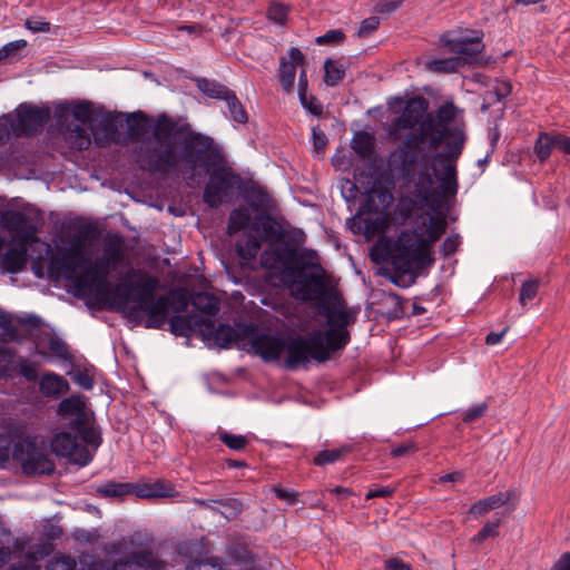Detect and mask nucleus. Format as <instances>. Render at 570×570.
Segmentation results:
<instances>
[{
  "label": "nucleus",
  "mask_w": 570,
  "mask_h": 570,
  "mask_svg": "<svg viewBox=\"0 0 570 570\" xmlns=\"http://www.w3.org/2000/svg\"><path fill=\"white\" fill-rule=\"evenodd\" d=\"M212 146L210 137L163 114L155 118L151 136L139 142L135 154L141 169L167 175L179 169L194 171L204 166Z\"/></svg>",
  "instance_id": "nucleus-1"
},
{
  "label": "nucleus",
  "mask_w": 570,
  "mask_h": 570,
  "mask_svg": "<svg viewBox=\"0 0 570 570\" xmlns=\"http://www.w3.org/2000/svg\"><path fill=\"white\" fill-rule=\"evenodd\" d=\"M446 219L443 215H430L424 218L422 225L416 226L412 232L403 230L396 240L389 246L395 273L391 281L397 286H409L412 279H405L412 271L431 265L432 244L435 243L445 232Z\"/></svg>",
  "instance_id": "nucleus-2"
},
{
  "label": "nucleus",
  "mask_w": 570,
  "mask_h": 570,
  "mask_svg": "<svg viewBox=\"0 0 570 570\" xmlns=\"http://www.w3.org/2000/svg\"><path fill=\"white\" fill-rule=\"evenodd\" d=\"M449 134L448 151L436 155L432 164L439 186L436 188L433 186V178L428 171L419 173L415 180L416 197L431 208H436L442 197L455 196L459 188L456 160L463 150L465 134L458 128Z\"/></svg>",
  "instance_id": "nucleus-3"
},
{
  "label": "nucleus",
  "mask_w": 570,
  "mask_h": 570,
  "mask_svg": "<svg viewBox=\"0 0 570 570\" xmlns=\"http://www.w3.org/2000/svg\"><path fill=\"white\" fill-rule=\"evenodd\" d=\"M55 116L60 125L67 122L70 117L78 121L75 126H68L65 136L70 147L77 150L87 149L91 144L87 127L98 145H106L114 139V116L94 109L89 102H79L72 106L60 104L56 107Z\"/></svg>",
  "instance_id": "nucleus-4"
},
{
  "label": "nucleus",
  "mask_w": 570,
  "mask_h": 570,
  "mask_svg": "<svg viewBox=\"0 0 570 570\" xmlns=\"http://www.w3.org/2000/svg\"><path fill=\"white\" fill-rule=\"evenodd\" d=\"M159 279L149 275L146 271L130 267L124 281L117 285V292L121 294V303L129 301L136 303L138 308L146 313V327L160 328L167 321L170 301L168 296H159L155 299V292L159 287Z\"/></svg>",
  "instance_id": "nucleus-5"
},
{
  "label": "nucleus",
  "mask_w": 570,
  "mask_h": 570,
  "mask_svg": "<svg viewBox=\"0 0 570 570\" xmlns=\"http://www.w3.org/2000/svg\"><path fill=\"white\" fill-rule=\"evenodd\" d=\"M289 258L295 266L285 267L282 278L293 296L304 302H313L323 297L327 289L326 276L316 252L312 249L293 250Z\"/></svg>",
  "instance_id": "nucleus-6"
},
{
  "label": "nucleus",
  "mask_w": 570,
  "mask_h": 570,
  "mask_svg": "<svg viewBox=\"0 0 570 570\" xmlns=\"http://www.w3.org/2000/svg\"><path fill=\"white\" fill-rule=\"evenodd\" d=\"M124 261V252L119 242L108 243L101 256L89 264L77 278V288L83 293L96 294L105 298H121L117 287L111 291V283L108 276Z\"/></svg>",
  "instance_id": "nucleus-7"
},
{
  "label": "nucleus",
  "mask_w": 570,
  "mask_h": 570,
  "mask_svg": "<svg viewBox=\"0 0 570 570\" xmlns=\"http://www.w3.org/2000/svg\"><path fill=\"white\" fill-rule=\"evenodd\" d=\"M458 108L453 102L441 105L435 117L428 115L421 124V134H409L404 139V146L409 149H416L423 142L430 147L438 148L443 140L448 145L450 131L458 128L464 134V124L455 121Z\"/></svg>",
  "instance_id": "nucleus-8"
},
{
  "label": "nucleus",
  "mask_w": 570,
  "mask_h": 570,
  "mask_svg": "<svg viewBox=\"0 0 570 570\" xmlns=\"http://www.w3.org/2000/svg\"><path fill=\"white\" fill-rule=\"evenodd\" d=\"M334 351L326 343V337L314 332L308 337L288 338L284 347L283 360L288 368H296L312 360L327 361Z\"/></svg>",
  "instance_id": "nucleus-9"
},
{
  "label": "nucleus",
  "mask_w": 570,
  "mask_h": 570,
  "mask_svg": "<svg viewBox=\"0 0 570 570\" xmlns=\"http://www.w3.org/2000/svg\"><path fill=\"white\" fill-rule=\"evenodd\" d=\"M59 413L79 433L83 443L95 450L100 445L101 436L94 425V413L87 407L80 394H71L65 399L59 405Z\"/></svg>",
  "instance_id": "nucleus-10"
},
{
  "label": "nucleus",
  "mask_w": 570,
  "mask_h": 570,
  "mask_svg": "<svg viewBox=\"0 0 570 570\" xmlns=\"http://www.w3.org/2000/svg\"><path fill=\"white\" fill-rule=\"evenodd\" d=\"M240 183V177L230 169H215L208 179L204 190V202L209 207H218L233 200L235 189Z\"/></svg>",
  "instance_id": "nucleus-11"
},
{
  "label": "nucleus",
  "mask_w": 570,
  "mask_h": 570,
  "mask_svg": "<svg viewBox=\"0 0 570 570\" xmlns=\"http://www.w3.org/2000/svg\"><path fill=\"white\" fill-rule=\"evenodd\" d=\"M12 456L26 474H50L55 470V463L48 454L27 440L14 444Z\"/></svg>",
  "instance_id": "nucleus-12"
},
{
  "label": "nucleus",
  "mask_w": 570,
  "mask_h": 570,
  "mask_svg": "<svg viewBox=\"0 0 570 570\" xmlns=\"http://www.w3.org/2000/svg\"><path fill=\"white\" fill-rule=\"evenodd\" d=\"M426 101L423 98H411L404 102L400 115L390 125V135L394 140L402 139L403 131L413 130L412 134H421V124L425 120Z\"/></svg>",
  "instance_id": "nucleus-13"
},
{
  "label": "nucleus",
  "mask_w": 570,
  "mask_h": 570,
  "mask_svg": "<svg viewBox=\"0 0 570 570\" xmlns=\"http://www.w3.org/2000/svg\"><path fill=\"white\" fill-rule=\"evenodd\" d=\"M326 318L330 328L318 331V333L326 337V343L336 352L342 350L350 341V333L346 326L353 321V317L344 305L338 304L327 312Z\"/></svg>",
  "instance_id": "nucleus-14"
},
{
  "label": "nucleus",
  "mask_w": 570,
  "mask_h": 570,
  "mask_svg": "<svg viewBox=\"0 0 570 570\" xmlns=\"http://www.w3.org/2000/svg\"><path fill=\"white\" fill-rule=\"evenodd\" d=\"M52 452L80 466L87 465L92 460L89 449L69 432L57 433L51 440Z\"/></svg>",
  "instance_id": "nucleus-15"
},
{
  "label": "nucleus",
  "mask_w": 570,
  "mask_h": 570,
  "mask_svg": "<svg viewBox=\"0 0 570 570\" xmlns=\"http://www.w3.org/2000/svg\"><path fill=\"white\" fill-rule=\"evenodd\" d=\"M50 118L48 108L20 105L12 115L11 129L16 136L28 135L42 127Z\"/></svg>",
  "instance_id": "nucleus-16"
},
{
  "label": "nucleus",
  "mask_w": 570,
  "mask_h": 570,
  "mask_svg": "<svg viewBox=\"0 0 570 570\" xmlns=\"http://www.w3.org/2000/svg\"><path fill=\"white\" fill-rule=\"evenodd\" d=\"M87 263L80 245L63 249L50 263V269L65 279L73 281L77 287V278L81 275L79 268Z\"/></svg>",
  "instance_id": "nucleus-17"
},
{
  "label": "nucleus",
  "mask_w": 570,
  "mask_h": 570,
  "mask_svg": "<svg viewBox=\"0 0 570 570\" xmlns=\"http://www.w3.org/2000/svg\"><path fill=\"white\" fill-rule=\"evenodd\" d=\"M1 225L6 230L16 234L11 242H30L37 233V227L30 217L20 210L10 209L3 212L1 215Z\"/></svg>",
  "instance_id": "nucleus-18"
},
{
  "label": "nucleus",
  "mask_w": 570,
  "mask_h": 570,
  "mask_svg": "<svg viewBox=\"0 0 570 570\" xmlns=\"http://www.w3.org/2000/svg\"><path fill=\"white\" fill-rule=\"evenodd\" d=\"M284 347H286L285 338L261 334L249 338L246 348L269 362L283 358Z\"/></svg>",
  "instance_id": "nucleus-19"
},
{
  "label": "nucleus",
  "mask_w": 570,
  "mask_h": 570,
  "mask_svg": "<svg viewBox=\"0 0 570 570\" xmlns=\"http://www.w3.org/2000/svg\"><path fill=\"white\" fill-rule=\"evenodd\" d=\"M306 65L304 53L296 47L288 50V58L282 57L279 59L278 79L282 89L291 95L294 92L296 68Z\"/></svg>",
  "instance_id": "nucleus-20"
},
{
  "label": "nucleus",
  "mask_w": 570,
  "mask_h": 570,
  "mask_svg": "<svg viewBox=\"0 0 570 570\" xmlns=\"http://www.w3.org/2000/svg\"><path fill=\"white\" fill-rule=\"evenodd\" d=\"M448 51L455 53L454 57L463 59V66L475 60L478 55L484 49L482 37L475 33L473 37H461L455 39H443Z\"/></svg>",
  "instance_id": "nucleus-21"
},
{
  "label": "nucleus",
  "mask_w": 570,
  "mask_h": 570,
  "mask_svg": "<svg viewBox=\"0 0 570 570\" xmlns=\"http://www.w3.org/2000/svg\"><path fill=\"white\" fill-rule=\"evenodd\" d=\"M170 330L177 336L188 337L191 333L198 332L203 336L212 333L213 322L198 317V314L175 315L170 318Z\"/></svg>",
  "instance_id": "nucleus-22"
},
{
  "label": "nucleus",
  "mask_w": 570,
  "mask_h": 570,
  "mask_svg": "<svg viewBox=\"0 0 570 570\" xmlns=\"http://www.w3.org/2000/svg\"><path fill=\"white\" fill-rule=\"evenodd\" d=\"M112 570H166V566L150 551L141 550L116 561Z\"/></svg>",
  "instance_id": "nucleus-23"
},
{
  "label": "nucleus",
  "mask_w": 570,
  "mask_h": 570,
  "mask_svg": "<svg viewBox=\"0 0 570 570\" xmlns=\"http://www.w3.org/2000/svg\"><path fill=\"white\" fill-rule=\"evenodd\" d=\"M353 224L357 227V230L362 229L365 237L370 239L384 233L389 228L391 217L385 212H379L367 217L357 215L353 218Z\"/></svg>",
  "instance_id": "nucleus-24"
},
{
  "label": "nucleus",
  "mask_w": 570,
  "mask_h": 570,
  "mask_svg": "<svg viewBox=\"0 0 570 570\" xmlns=\"http://www.w3.org/2000/svg\"><path fill=\"white\" fill-rule=\"evenodd\" d=\"M16 246L9 248L1 257L0 267L7 273H19L27 264V246L29 242H12Z\"/></svg>",
  "instance_id": "nucleus-25"
},
{
  "label": "nucleus",
  "mask_w": 570,
  "mask_h": 570,
  "mask_svg": "<svg viewBox=\"0 0 570 570\" xmlns=\"http://www.w3.org/2000/svg\"><path fill=\"white\" fill-rule=\"evenodd\" d=\"M204 338L213 341L215 345L224 348L229 347L234 343L237 346L247 347V342L240 336L238 330L229 325H219L215 328V322H213L212 333L204 336Z\"/></svg>",
  "instance_id": "nucleus-26"
},
{
  "label": "nucleus",
  "mask_w": 570,
  "mask_h": 570,
  "mask_svg": "<svg viewBox=\"0 0 570 570\" xmlns=\"http://www.w3.org/2000/svg\"><path fill=\"white\" fill-rule=\"evenodd\" d=\"M134 493L141 499L169 498L175 494L171 483L157 480L155 482L134 484Z\"/></svg>",
  "instance_id": "nucleus-27"
},
{
  "label": "nucleus",
  "mask_w": 570,
  "mask_h": 570,
  "mask_svg": "<svg viewBox=\"0 0 570 570\" xmlns=\"http://www.w3.org/2000/svg\"><path fill=\"white\" fill-rule=\"evenodd\" d=\"M252 228L255 232H262L264 237L273 243L279 242L285 236L281 224L268 215L257 216L252 224Z\"/></svg>",
  "instance_id": "nucleus-28"
},
{
  "label": "nucleus",
  "mask_w": 570,
  "mask_h": 570,
  "mask_svg": "<svg viewBox=\"0 0 570 570\" xmlns=\"http://www.w3.org/2000/svg\"><path fill=\"white\" fill-rule=\"evenodd\" d=\"M511 497L512 491H505L481 499L471 505L469 513L475 517L483 515L489 511L498 509L509 502Z\"/></svg>",
  "instance_id": "nucleus-29"
},
{
  "label": "nucleus",
  "mask_w": 570,
  "mask_h": 570,
  "mask_svg": "<svg viewBox=\"0 0 570 570\" xmlns=\"http://www.w3.org/2000/svg\"><path fill=\"white\" fill-rule=\"evenodd\" d=\"M193 306L200 312L198 317L210 320L219 312V299L208 293H197L191 299Z\"/></svg>",
  "instance_id": "nucleus-30"
},
{
  "label": "nucleus",
  "mask_w": 570,
  "mask_h": 570,
  "mask_svg": "<svg viewBox=\"0 0 570 570\" xmlns=\"http://www.w3.org/2000/svg\"><path fill=\"white\" fill-rule=\"evenodd\" d=\"M461 67H463V59L454 56L442 59H433L425 62V68L434 73L454 72Z\"/></svg>",
  "instance_id": "nucleus-31"
},
{
  "label": "nucleus",
  "mask_w": 570,
  "mask_h": 570,
  "mask_svg": "<svg viewBox=\"0 0 570 570\" xmlns=\"http://www.w3.org/2000/svg\"><path fill=\"white\" fill-rule=\"evenodd\" d=\"M196 86L199 89V91H202L204 95L219 100H224L228 92L230 91V89L226 86L213 80H208L206 78L197 79Z\"/></svg>",
  "instance_id": "nucleus-32"
},
{
  "label": "nucleus",
  "mask_w": 570,
  "mask_h": 570,
  "mask_svg": "<svg viewBox=\"0 0 570 570\" xmlns=\"http://www.w3.org/2000/svg\"><path fill=\"white\" fill-rule=\"evenodd\" d=\"M345 67L343 63L327 59L324 62V81L330 87L337 86L345 77Z\"/></svg>",
  "instance_id": "nucleus-33"
},
{
  "label": "nucleus",
  "mask_w": 570,
  "mask_h": 570,
  "mask_svg": "<svg viewBox=\"0 0 570 570\" xmlns=\"http://www.w3.org/2000/svg\"><path fill=\"white\" fill-rule=\"evenodd\" d=\"M226 102V106L229 111V117L238 124H246L248 120L247 112L240 102V100L237 98L236 94L230 90L226 98L224 99Z\"/></svg>",
  "instance_id": "nucleus-34"
},
{
  "label": "nucleus",
  "mask_w": 570,
  "mask_h": 570,
  "mask_svg": "<svg viewBox=\"0 0 570 570\" xmlns=\"http://www.w3.org/2000/svg\"><path fill=\"white\" fill-rule=\"evenodd\" d=\"M69 384L60 375L46 373L40 381V392H67Z\"/></svg>",
  "instance_id": "nucleus-35"
},
{
  "label": "nucleus",
  "mask_w": 570,
  "mask_h": 570,
  "mask_svg": "<svg viewBox=\"0 0 570 570\" xmlns=\"http://www.w3.org/2000/svg\"><path fill=\"white\" fill-rule=\"evenodd\" d=\"M250 222V215L247 208L242 207L234 209L229 215L228 220V233L235 234L242 229H245Z\"/></svg>",
  "instance_id": "nucleus-36"
},
{
  "label": "nucleus",
  "mask_w": 570,
  "mask_h": 570,
  "mask_svg": "<svg viewBox=\"0 0 570 570\" xmlns=\"http://www.w3.org/2000/svg\"><path fill=\"white\" fill-rule=\"evenodd\" d=\"M351 451L350 446H342L340 449L323 450L317 453L313 462L315 465L323 466L326 464H333L340 461L344 454Z\"/></svg>",
  "instance_id": "nucleus-37"
},
{
  "label": "nucleus",
  "mask_w": 570,
  "mask_h": 570,
  "mask_svg": "<svg viewBox=\"0 0 570 570\" xmlns=\"http://www.w3.org/2000/svg\"><path fill=\"white\" fill-rule=\"evenodd\" d=\"M217 503L223 508V510L218 509L217 512L227 520L235 519L244 509L243 502L236 498L219 499Z\"/></svg>",
  "instance_id": "nucleus-38"
},
{
  "label": "nucleus",
  "mask_w": 570,
  "mask_h": 570,
  "mask_svg": "<svg viewBox=\"0 0 570 570\" xmlns=\"http://www.w3.org/2000/svg\"><path fill=\"white\" fill-rule=\"evenodd\" d=\"M352 148L361 157H368L373 150L372 138L366 132H357L352 139Z\"/></svg>",
  "instance_id": "nucleus-39"
},
{
  "label": "nucleus",
  "mask_w": 570,
  "mask_h": 570,
  "mask_svg": "<svg viewBox=\"0 0 570 570\" xmlns=\"http://www.w3.org/2000/svg\"><path fill=\"white\" fill-rule=\"evenodd\" d=\"M98 491H99V493H101L105 497H111V498L122 497L125 494L134 492V484L108 482V483L101 485L98 489Z\"/></svg>",
  "instance_id": "nucleus-40"
},
{
  "label": "nucleus",
  "mask_w": 570,
  "mask_h": 570,
  "mask_svg": "<svg viewBox=\"0 0 570 570\" xmlns=\"http://www.w3.org/2000/svg\"><path fill=\"white\" fill-rule=\"evenodd\" d=\"M218 439L222 443H224L227 448L234 451L244 450L249 441L245 435L240 434H230L226 431H222L218 433Z\"/></svg>",
  "instance_id": "nucleus-41"
},
{
  "label": "nucleus",
  "mask_w": 570,
  "mask_h": 570,
  "mask_svg": "<svg viewBox=\"0 0 570 570\" xmlns=\"http://www.w3.org/2000/svg\"><path fill=\"white\" fill-rule=\"evenodd\" d=\"M556 136H550L548 134H541L535 141L534 151L541 160L547 159L552 148H556Z\"/></svg>",
  "instance_id": "nucleus-42"
},
{
  "label": "nucleus",
  "mask_w": 570,
  "mask_h": 570,
  "mask_svg": "<svg viewBox=\"0 0 570 570\" xmlns=\"http://www.w3.org/2000/svg\"><path fill=\"white\" fill-rule=\"evenodd\" d=\"M501 520L487 522L483 528L471 539L474 544H482L489 538H497L499 535V527Z\"/></svg>",
  "instance_id": "nucleus-43"
},
{
  "label": "nucleus",
  "mask_w": 570,
  "mask_h": 570,
  "mask_svg": "<svg viewBox=\"0 0 570 570\" xmlns=\"http://www.w3.org/2000/svg\"><path fill=\"white\" fill-rule=\"evenodd\" d=\"M169 301L176 313L185 312L189 304L188 293L184 288H177L169 293Z\"/></svg>",
  "instance_id": "nucleus-44"
},
{
  "label": "nucleus",
  "mask_w": 570,
  "mask_h": 570,
  "mask_svg": "<svg viewBox=\"0 0 570 570\" xmlns=\"http://www.w3.org/2000/svg\"><path fill=\"white\" fill-rule=\"evenodd\" d=\"M288 16V7L278 2L272 1L267 9V17L269 20L278 24H285Z\"/></svg>",
  "instance_id": "nucleus-45"
},
{
  "label": "nucleus",
  "mask_w": 570,
  "mask_h": 570,
  "mask_svg": "<svg viewBox=\"0 0 570 570\" xmlns=\"http://www.w3.org/2000/svg\"><path fill=\"white\" fill-rule=\"evenodd\" d=\"M261 248V240L256 236H248L245 245H237L238 253L243 257L253 258Z\"/></svg>",
  "instance_id": "nucleus-46"
},
{
  "label": "nucleus",
  "mask_w": 570,
  "mask_h": 570,
  "mask_svg": "<svg viewBox=\"0 0 570 570\" xmlns=\"http://www.w3.org/2000/svg\"><path fill=\"white\" fill-rule=\"evenodd\" d=\"M298 99L303 108L311 112L313 116L322 115L323 106L315 96L305 94L304 96H298Z\"/></svg>",
  "instance_id": "nucleus-47"
},
{
  "label": "nucleus",
  "mask_w": 570,
  "mask_h": 570,
  "mask_svg": "<svg viewBox=\"0 0 570 570\" xmlns=\"http://www.w3.org/2000/svg\"><path fill=\"white\" fill-rule=\"evenodd\" d=\"M538 281H529L523 283L519 295L520 304L524 306L528 302L532 301L538 294Z\"/></svg>",
  "instance_id": "nucleus-48"
},
{
  "label": "nucleus",
  "mask_w": 570,
  "mask_h": 570,
  "mask_svg": "<svg viewBox=\"0 0 570 570\" xmlns=\"http://www.w3.org/2000/svg\"><path fill=\"white\" fill-rule=\"evenodd\" d=\"M71 380L83 390H91L94 387V379L88 371L77 370L70 373Z\"/></svg>",
  "instance_id": "nucleus-49"
},
{
  "label": "nucleus",
  "mask_w": 570,
  "mask_h": 570,
  "mask_svg": "<svg viewBox=\"0 0 570 570\" xmlns=\"http://www.w3.org/2000/svg\"><path fill=\"white\" fill-rule=\"evenodd\" d=\"M0 328L6 333L7 336L10 338H17L18 337V330L13 325L12 316L11 314L0 311Z\"/></svg>",
  "instance_id": "nucleus-50"
},
{
  "label": "nucleus",
  "mask_w": 570,
  "mask_h": 570,
  "mask_svg": "<svg viewBox=\"0 0 570 570\" xmlns=\"http://www.w3.org/2000/svg\"><path fill=\"white\" fill-rule=\"evenodd\" d=\"M344 33L342 30L334 29L328 30L323 36H320L315 39L317 45H327V43H341L344 40Z\"/></svg>",
  "instance_id": "nucleus-51"
},
{
  "label": "nucleus",
  "mask_w": 570,
  "mask_h": 570,
  "mask_svg": "<svg viewBox=\"0 0 570 570\" xmlns=\"http://www.w3.org/2000/svg\"><path fill=\"white\" fill-rule=\"evenodd\" d=\"M187 570H225L218 560L206 559L191 562Z\"/></svg>",
  "instance_id": "nucleus-52"
},
{
  "label": "nucleus",
  "mask_w": 570,
  "mask_h": 570,
  "mask_svg": "<svg viewBox=\"0 0 570 570\" xmlns=\"http://www.w3.org/2000/svg\"><path fill=\"white\" fill-rule=\"evenodd\" d=\"M461 244V237L459 234H450L443 242L441 252L444 256H449L456 252Z\"/></svg>",
  "instance_id": "nucleus-53"
},
{
  "label": "nucleus",
  "mask_w": 570,
  "mask_h": 570,
  "mask_svg": "<svg viewBox=\"0 0 570 570\" xmlns=\"http://www.w3.org/2000/svg\"><path fill=\"white\" fill-rule=\"evenodd\" d=\"M379 24H380V19L377 17H370L367 19H364L361 22V26L358 28L357 35L360 37H367L374 30L377 29Z\"/></svg>",
  "instance_id": "nucleus-54"
},
{
  "label": "nucleus",
  "mask_w": 570,
  "mask_h": 570,
  "mask_svg": "<svg viewBox=\"0 0 570 570\" xmlns=\"http://www.w3.org/2000/svg\"><path fill=\"white\" fill-rule=\"evenodd\" d=\"M487 410H488V404L487 403L476 404V405L468 409L464 412L463 421L464 422L475 421L479 417H481L485 413Z\"/></svg>",
  "instance_id": "nucleus-55"
},
{
  "label": "nucleus",
  "mask_w": 570,
  "mask_h": 570,
  "mask_svg": "<svg viewBox=\"0 0 570 570\" xmlns=\"http://www.w3.org/2000/svg\"><path fill=\"white\" fill-rule=\"evenodd\" d=\"M275 495L287 502L288 504H294L297 501L298 492L291 489H283L282 487H274L273 489Z\"/></svg>",
  "instance_id": "nucleus-56"
},
{
  "label": "nucleus",
  "mask_w": 570,
  "mask_h": 570,
  "mask_svg": "<svg viewBox=\"0 0 570 570\" xmlns=\"http://www.w3.org/2000/svg\"><path fill=\"white\" fill-rule=\"evenodd\" d=\"M26 27L33 32H48L50 30V23L41 18L27 19Z\"/></svg>",
  "instance_id": "nucleus-57"
},
{
  "label": "nucleus",
  "mask_w": 570,
  "mask_h": 570,
  "mask_svg": "<svg viewBox=\"0 0 570 570\" xmlns=\"http://www.w3.org/2000/svg\"><path fill=\"white\" fill-rule=\"evenodd\" d=\"M13 357L10 350L0 347V375L6 374L11 368Z\"/></svg>",
  "instance_id": "nucleus-58"
},
{
  "label": "nucleus",
  "mask_w": 570,
  "mask_h": 570,
  "mask_svg": "<svg viewBox=\"0 0 570 570\" xmlns=\"http://www.w3.org/2000/svg\"><path fill=\"white\" fill-rule=\"evenodd\" d=\"M26 46H27V41L22 40V39L9 42L6 46H3L1 49H2L4 60L14 56L19 50H21Z\"/></svg>",
  "instance_id": "nucleus-59"
},
{
  "label": "nucleus",
  "mask_w": 570,
  "mask_h": 570,
  "mask_svg": "<svg viewBox=\"0 0 570 570\" xmlns=\"http://www.w3.org/2000/svg\"><path fill=\"white\" fill-rule=\"evenodd\" d=\"M76 561L69 557H63L50 563L48 570H75Z\"/></svg>",
  "instance_id": "nucleus-60"
},
{
  "label": "nucleus",
  "mask_w": 570,
  "mask_h": 570,
  "mask_svg": "<svg viewBox=\"0 0 570 570\" xmlns=\"http://www.w3.org/2000/svg\"><path fill=\"white\" fill-rule=\"evenodd\" d=\"M313 134V147L316 153H321L326 146L327 139L325 134L320 130L317 127H314L312 130Z\"/></svg>",
  "instance_id": "nucleus-61"
},
{
  "label": "nucleus",
  "mask_w": 570,
  "mask_h": 570,
  "mask_svg": "<svg viewBox=\"0 0 570 570\" xmlns=\"http://www.w3.org/2000/svg\"><path fill=\"white\" fill-rule=\"evenodd\" d=\"M262 264L267 268H274L281 261L279 254L273 250H265L262 254Z\"/></svg>",
  "instance_id": "nucleus-62"
},
{
  "label": "nucleus",
  "mask_w": 570,
  "mask_h": 570,
  "mask_svg": "<svg viewBox=\"0 0 570 570\" xmlns=\"http://www.w3.org/2000/svg\"><path fill=\"white\" fill-rule=\"evenodd\" d=\"M20 374L28 381H36L38 379V373H37V370L36 367L26 362V361H21L20 364Z\"/></svg>",
  "instance_id": "nucleus-63"
},
{
  "label": "nucleus",
  "mask_w": 570,
  "mask_h": 570,
  "mask_svg": "<svg viewBox=\"0 0 570 570\" xmlns=\"http://www.w3.org/2000/svg\"><path fill=\"white\" fill-rule=\"evenodd\" d=\"M551 570H570V552H564L553 563Z\"/></svg>",
  "instance_id": "nucleus-64"
}]
</instances>
